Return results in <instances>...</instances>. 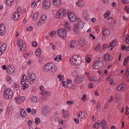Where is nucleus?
<instances>
[{
	"label": "nucleus",
	"mask_w": 129,
	"mask_h": 129,
	"mask_svg": "<svg viewBox=\"0 0 129 129\" xmlns=\"http://www.w3.org/2000/svg\"><path fill=\"white\" fill-rule=\"evenodd\" d=\"M84 81V76H78L75 78V83L77 84H81Z\"/></svg>",
	"instance_id": "nucleus-20"
},
{
	"label": "nucleus",
	"mask_w": 129,
	"mask_h": 129,
	"mask_svg": "<svg viewBox=\"0 0 129 129\" xmlns=\"http://www.w3.org/2000/svg\"><path fill=\"white\" fill-rule=\"evenodd\" d=\"M125 11H126V14H129V5H127L125 6L124 8Z\"/></svg>",
	"instance_id": "nucleus-53"
},
{
	"label": "nucleus",
	"mask_w": 129,
	"mask_h": 129,
	"mask_svg": "<svg viewBox=\"0 0 129 129\" xmlns=\"http://www.w3.org/2000/svg\"><path fill=\"white\" fill-rule=\"evenodd\" d=\"M22 85V90H25V89H26V88H28V85L25 84H21Z\"/></svg>",
	"instance_id": "nucleus-54"
},
{
	"label": "nucleus",
	"mask_w": 129,
	"mask_h": 129,
	"mask_svg": "<svg viewBox=\"0 0 129 129\" xmlns=\"http://www.w3.org/2000/svg\"><path fill=\"white\" fill-rule=\"evenodd\" d=\"M86 97H87V95H85V94L83 95V97L81 98V100L85 101V100H87Z\"/></svg>",
	"instance_id": "nucleus-56"
},
{
	"label": "nucleus",
	"mask_w": 129,
	"mask_h": 129,
	"mask_svg": "<svg viewBox=\"0 0 129 129\" xmlns=\"http://www.w3.org/2000/svg\"><path fill=\"white\" fill-rule=\"evenodd\" d=\"M63 25L64 28H66V29H67L68 31L70 30L71 26H70V24H69V22H64Z\"/></svg>",
	"instance_id": "nucleus-28"
},
{
	"label": "nucleus",
	"mask_w": 129,
	"mask_h": 129,
	"mask_svg": "<svg viewBox=\"0 0 129 129\" xmlns=\"http://www.w3.org/2000/svg\"><path fill=\"white\" fill-rule=\"evenodd\" d=\"M20 115L22 116V117L26 116V112H25V110L23 109L20 110Z\"/></svg>",
	"instance_id": "nucleus-38"
},
{
	"label": "nucleus",
	"mask_w": 129,
	"mask_h": 129,
	"mask_svg": "<svg viewBox=\"0 0 129 129\" xmlns=\"http://www.w3.org/2000/svg\"><path fill=\"white\" fill-rule=\"evenodd\" d=\"M70 116V114L68 113V111L66 110H62V117L65 118H68Z\"/></svg>",
	"instance_id": "nucleus-27"
},
{
	"label": "nucleus",
	"mask_w": 129,
	"mask_h": 129,
	"mask_svg": "<svg viewBox=\"0 0 129 129\" xmlns=\"http://www.w3.org/2000/svg\"><path fill=\"white\" fill-rule=\"evenodd\" d=\"M110 32L109 29L105 28H103L102 30V33H109Z\"/></svg>",
	"instance_id": "nucleus-46"
},
{
	"label": "nucleus",
	"mask_w": 129,
	"mask_h": 129,
	"mask_svg": "<svg viewBox=\"0 0 129 129\" xmlns=\"http://www.w3.org/2000/svg\"><path fill=\"white\" fill-rule=\"evenodd\" d=\"M39 122H40V119H39V118H36L34 119V123L37 124H39Z\"/></svg>",
	"instance_id": "nucleus-49"
},
{
	"label": "nucleus",
	"mask_w": 129,
	"mask_h": 129,
	"mask_svg": "<svg viewBox=\"0 0 129 129\" xmlns=\"http://www.w3.org/2000/svg\"><path fill=\"white\" fill-rule=\"evenodd\" d=\"M41 52H42V50L40 49V48H37L35 52L36 56L39 57V56H40Z\"/></svg>",
	"instance_id": "nucleus-37"
},
{
	"label": "nucleus",
	"mask_w": 129,
	"mask_h": 129,
	"mask_svg": "<svg viewBox=\"0 0 129 129\" xmlns=\"http://www.w3.org/2000/svg\"><path fill=\"white\" fill-rule=\"evenodd\" d=\"M128 38H129V34H127L126 36V40H125V41H126V44H128L129 43V40H128Z\"/></svg>",
	"instance_id": "nucleus-61"
},
{
	"label": "nucleus",
	"mask_w": 129,
	"mask_h": 129,
	"mask_svg": "<svg viewBox=\"0 0 129 129\" xmlns=\"http://www.w3.org/2000/svg\"><path fill=\"white\" fill-rule=\"evenodd\" d=\"M14 100L16 101V104H22V102H23V101H25V97L17 96V97H16V98H14Z\"/></svg>",
	"instance_id": "nucleus-19"
},
{
	"label": "nucleus",
	"mask_w": 129,
	"mask_h": 129,
	"mask_svg": "<svg viewBox=\"0 0 129 129\" xmlns=\"http://www.w3.org/2000/svg\"><path fill=\"white\" fill-rule=\"evenodd\" d=\"M6 31V27L3 24H0V33H4Z\"/></svg>",
	"instance_id": "nucleus-32"
},
{
	"label": "nucleus",
	"mask_w": 129,
	"mask_h": 129,
	"mask_svg": "<svg viewBox=\"0 0 129 129\" xmlns=\"http://www.w3.org/2000/svg\"><path fill=\"white\" fill-rule=\"evenodd\" d=\"M78 44H79V43L76 42V40H72V42H70V48L76 47Z\"/></svg>",
	"instance_id": "nucleus-25"
},
{
	"label": "nucleus",
	"mask_w": 129,
	"mask_h": 129,
	"mask_svg": "<svg viewBox=\"0 0 129 129\" xmlns=\"http://www.w3.org/2000/svg\"><path fill=\"white\" fill-rule=\"evenodd\" d=\"M99 125H101V126L103 127V129H108V126L107 125V122L105 120L103 121H98L95 124H93L94 129H98L99 127Z\"/></svg>",
	"instance_id": "nucleus-5"
},
{
	"label": "nucleus",
	"mask_w": 129,
	"mask_h": 129,
	"mask_svg": "<svg viewBox=\"0 0 129 129\" xmlns=\"http://www.w3.org/2000/svg\"><path fill=\"white\" fill-rule=\"evenodd\" d=\"M37 7V1H34L32 3H31V8L33 9L36 8Z\"/></svg>",
	"instance_id": "nucleus-40"
},
{
	"label": "nucleus",
	"mask_w": 129,
	"mask_h": 129,
	"mask_svg": "<svg viewBox=\"0 0 129 129\" xmlns=\"http://www.w3.org/2000/svg\"><path fill=\"white\" fill-rule=\"evenodd\" d=\"M11 112V106H8V108H7V114L9 115Z\"/></svg>",
	"instance_id": "nucleus-57"
},
{
	"label": "nucleus",
	"mask_w": 129,
	"mask_h": 129,
	"mask_svg": "<svg viewBox=\"0 0 129 129\" xmlns=\"http://www.w3.org/2000/svg\"><path fill=\"white\" fill-rule=\"evenodd\" d=\"M74 104V103L73 101H72V100L67 101V105L71 106V105H73Z\"/></svg>",
	"instance_id": "nucleus-48"
},
{
	"label": "nucleus",
	"mask_w": 129,
	"mask_h": 129,
	"mask_svg": "<svg viewBox=\"0 0 129 129\" xmlns=\"http://www.w3.org/2000/svg\"><path fill=\"white\" fill-rule=\"evenodd\" d=\"M30 100H31V102L36 103H37V97L35 96H31V98H30Z\"/></svg>",
	"instance_id": "nucleus-33"
},
{
	"label": "nucleus",
	"mask_w": 129,
	"mask_h": 129,
	"mask_svg": "<svg viewBox=\"0 0 129 129\" xmlns=\"http://www.w3.org/2000/svg\"><path fill=\"white\" fill-rule=\"evenodd\" d=\"M6 50V44H3L0 46V51H5Z\"/></svg>",
	"instance_id": "nucleus-41"
},
{
	"label": "nucleus",
	"mask_w": 129,
	"mask_h": 129,
	"mask_svg": "<svg viewBox=\"0 0 129 129\" xmlns=\"http://www.w3.org/2000/svg\"><path fill=\"white\" fill-rule=\"evenodd\" d=\"M57 36L60 38H65L67 36V33H57Z\"/></svg>",
	"instance_id": "nucleus-35"
},
{
	"label": "nucleus",
	"mask_w": 129,
	"mask_h": 129,
	"mask_svg": "<svg viewBox=\"0 0 129 129\" xmlns=\"http://www.w3.org/2000/svg\"><path fill=\"white\" fill-rule=\"evenodd\" d=\"M23 57L25 58V59H28L31 57V53H27L25 54H23Z\"/></svg>",
	"instance_id": "nucleus-39"
},
{
	"label": "nucleus",
	"mask_w": 129,
	"mask_h": 129,
	"mask_svg": "<svg viewBox=\"0 0 129 129\" xmlns=\"http://www.w3.org/2000/svg\"><path fill=\"white\" fill-rule=\"evenodd\" d=\"M68 85H71V84H68L67 83H65V81H62V87L63 88H68Z\"/></svg>",
	"instance_id": "nucleus-45"
},
{
	"label": "nucleus",
	"mask_w": 129,
	"mask_h": 129,
	"mask_svg": "<svg viewBox=\"0 0 129 129\" xmlns=\"http://www.w3.org/2000/svg\"><path fill=\"white\" fill-rule=\"evenodd\" d=\"M22 11V9L21 7H18L13 14V19L15 21H18V20L20 18V13Z\"/></svg>",
	"instance_id": "nucleus-12"
},
{
	"label": "nucleus",
	"mask_w": 129,
	"mask_h": 129,
	"mask_svg": "<svg viewBox=\"0 0 129 129\" xmlns=\"http://www.w3.org/2000/svg\"><path fill=\"white\" fill-rule=\"evenodd\" d=\"M39 11H32L31 15V19L32 21H36L38 18V15H39Z\"/></svg>",
	"instance_id": "nucleus-17"
},
{
	"label": "nucleus",
	"mask_w": 129,
	"mask_h": 129,
	"mask_svg": "<svg viewBox=\"0 0 129 129\" xmlns=\"http://www.w3.org/2000/svg\"><path fill=\"white\" fill-rule=\"evenodd\" d=\"M40 94L42 95V96L40 97V99H42V101L46 100V97L50 95V93L46 90H43L42 92L40 93Z\"/></svg>",
	"instance_id": "nucleus-14"
},
{
	"label": "nucleus",
	"mask_w": 129,
	"mask_h": 129,
	"mask_svg": "<svg viewBox=\"0 0 129 129\" xmlns=\"http://www.w3.org/2000/svg\"><path fill=\"white\" fill-rule=\"evenodd\" d=\"M104 66V63L102 62V58H98V61H95L93 63V69L98 70L101 69V68Z\"/></svg>",
	"instance_id": "nucleus-7"
},
{
	"label": "nucleus",
	"mask_w": 129,
	"mask_h": 129,
	"mask_svg": "<svg viewBox=\"0 0 129 129\" xmlns=\"http://www.w3.org/2000/svg\"><path fill=\"white\" fill-rule=\"evenodd\" d=\"M102 79H104V78H98V77H96V76L89 77V81L92 82H95V83H96V84L101 83V80H102Z\"/></svg>",
	"instance_id": "nucleus-15"
},
{
	"label": "nucleus",
	"mask_w": 129,
	"mask_h": 129,
	"mask_svg": "<svg viewBox=\"0 0 129 129\" xmlns=\"http://www.w3.org/2000/svg\"><path fill=\"white\" fill-rule=\"evenodd\" d=\"M78 43H79V46L81 47H84L85 45V42H84V38H79V40H78V42H76Z\"/></svg>",
	"instance_id": "nucleus-26"
},
{
	"label": "nucleus",
	"mask_w": 129,
	"mask_h": 129,
	"mask_svg": "<svg viewBox=\"0 0 129 129\" xmlns=\"http://www.w3.org/2000/svg\"><path fill=\"white\" fill-rule=\"evenodd\" d=\"M66 33V31H65V29L64 28H60L58 30L57 33Z\"/></svg>",
	"instance_id": "nucleus-52"
},
{
	"label": "nucleus",
	"mask_w": 129,
	"mask_h": 129,
	"mask_svg": "<svg viewBox=\"0 0 129 129\" xmlns=\"http://www.w3.org/2000/svg\"><path fill=\"white\" fill-rule=\"evenodd\" d=\"M76 5L79 8H84L85 7V1L84 0H78Z\"/></svg>",
	"instance_id": "nucleus-21"
},
{
	"label": "nucleus",
	"mask_w": 129,
	"mask_h": 129,
	"mask_svg": "<svg viewBox=\"0 0 129 129\" xmlns=\"http://www.w3.org/2000/svg\"><path fill=\"white\" fill-rule=\"evenodd\" d=\"M78 118L83 119L85 118V117H87V113L85 112L84 111H81L79 112V113H78L77 115Z\"/></svg>",
	"instance_id": "nucleus-22"
},
{
	"label": "nucleus",
	"mask_w": 129,
	"mask_h": 129,
	"mask_svg": "<svg viewBox=\"0 0 129 129\" xmlns=\"http://www.w3.org/2000/svg\"><path fill=\"white\" fill-rule=\"evenodd\" d=\"M7 83H8V84L13 83V80L11 79V77H7Z\"/></svg>",
	"instance_id": "nucleus-44"
},
{
	"label": "nucleus",
	"mask_w": 129,
	"mask_h": 129,
	"mask_svg": "<svg viewBox=\"0 0 129 129\" xmlns=\"http://www.w3.org/2000/svg\"><path fill=\"white\" fill-rule=\"evenodd\" d=\"M14 89L16 91L19 90V85H17V83H14Z\"/></svg>",
	"instance_id": "nucleus-55"
},
{
	"label": "nucleus",
	"mask_w": 129,
	"mask_h": 129,
	"mask_svg": "<svg viewBox=\"0 0 129 129\" xmlns=\"http://www.w3.org/2000/svg\"><path fill=\"white\" fill-rule=\"evenodd\" d=\"M5 70H7V73L12 75L14 73V67L13 66H8V69Z\"/></svg>",
	"instance_id": "nucleus-24"
},
{
	"label": "nucleus",
	"mask_w": 129,
	"mask_h": 129,
	"mask_svg": "<svg viewBox=\"0 0 129 129\" xmlns=\"http://www.w3.org/2000/svg\"><path fill=\"white\" fill-rule=\"evenodd\" d=\"M124 113L126 114V115L128 114V107L126 106V109H125V111H124Z\"/></svg>",
	"instance_id": "nucleus-59"
},
{
	"label": "nucleus",
	"mask_w": 129,
	"mask_h": 129,
	"mask_svg": "<svg viewBox=\"0 0 129 129\" xmlns=\"http://www.w3.org/2000/svg\"><path fill=\"white\" fill-rule=\"evenodd\" d=\"M91 61V58L90 57H87L86 58V62H87V63H90V62Z\"/></svg>",
	"instance_id": "nucleus-64"
},
{
	"label": "nucleus",
	"mask_w": 129,
	"mask_h": 129,
	"mask_svg": "<svg viewBox=\"0 0 129 129\" xmlns=\"http://www.w3.org/2000/svg\"><path fill=\"white\" fill-rule=\"evenodd\" d=\"M49 111H50V109H49V107L44 106L42 108V113H43V115H45V117H48V115H49Z\"/></svg>",
	"instance_id": "nucleus-18"
},
{
	"label": "nucleus",
	"mask_w": 129,
	"mask_h": 129,
	"mask_svg": "<svg viewBox=\"0 0 129 129\" xmlns=\"http://www.w3.org/2000/svg\"><path fill=\"white\" fill-rule=\"evenodd\" d=\"M88 14V13L87 12V11L84 10L83 12V16L85 18L87 17V15Z\"/></svg>",
	"instance_id": "nucleus-50"
},
{
	"label": "nucleus",
	"mask_w": 129,
	"mask_h": 129,
	"mask_svg": "<svg viewBox=\"0 0 129 129\" xmlns=\"http://www.w3.org/2000/svg\"><path fill=\"white\" fill-rule=\"evenodd\" d=\"M66 14H67L66 10L64 9H61L57 13L55 16V19H61V18H63Z\"/></svg>",
	"instance_id": "nucleus-8"
},
{
	"label": "nucleus",
	"mask_w": 129,
	"mask_h": 129,
	"mask_svg": "<svg viewBox=\"0 0 129 129\" xmlns=\"http://www.w3.org/2000/svg\"><path fill=\"white\" fill-rule=\"evenodd\" d=\"M68 18L70 22H72L74 23L77 20V17H76V15H75V13L73 12H69L68 13Z\"/></svg>",
	"instance_id": "nucleus-10"
},
{
	"label": "nucleus",
	"mask_w": 129,
	"mask_h": 129,
	"mask_svg": "<svg viewBox=\"0 0 129 129\" xmlns=\"http://www.w3.org/2000/svg\"><path fill=\"white\" fill-rule=\"evenodd\" d=\"M53 4L55 7H59L61 4L60 0H53Z\"/></svg>",
	"instance_id": "nucleus-29"
},
{
	"label": "nucleus",
	"mask_w": 129,
	"mask_h": 129,
	"mask_svg": "<svg viewBox=\"0 0 129 129\" xmlns=\"http://www.w3.org/2000/svg\"><path fill=\"white\" fill-rule=\"evenodd\" d=\"M104 60L106 61H110L111 60V56L107 54H106L104 55Z\"/></svg>",
	"instance_id": "nucleus-30"
},
{
	"label": "nucleus",
	"mask_w": 129,
	"mask_h": 129,
	"mask_svg": "<svg viewBox=\"0 0 129 129\" xmlns=\"http://www.w3.org/2000/svg\"><path fill=\"white\" fill-rule=\"evenodd\" d=\"M70 64L75 68L81 64V56L79 55H75L70 57Z\"/></svg>",
	"instance_id": "nucleus-3"
},
{
	"label": "nucleus",
	"mask_w": 129,
	"mask_h": 129,
	"mask_svg": "<svg viewBox=\"0 0 129 129\" xmlns=\"http://www.w3.org/2000/svg\"><path fill=\"white\" fill-rule=\"evenodd\" d=\"M109 16H110V12L109 11H107L106 13L103 15L104 19H106V18L109 17Z\"/></svg>",
	"instance_id": "nucleus-42"
},
{
	"label": "nucleus",
	"mask_w": 129,
	"mask_h": 129,
	"mask_svg": "<svg viewBox=\"0 0 129 129\" xmlns=\"http://www.w3.org/2000/svg\"><path fill=\"white\" fill-rule=\"evenodd\" d=\"M124 90H125V85L124 84H120L116 86V91H124Z\"/></svg>",
	"instance_id": "nucleus-23"
},
{
	"label": "nucleus",
	"mask_w": 129,
	"mask_h": 129,
	"mask_svg": "<svg viewBox=\"0 0 129 129\" xmlns=\"http://www.w3.org/2000/svg\"><path fill=\"white\" fill-rule=\"evenodd\" d=\"M11 98H13V90L5 89V91H3V98L5 100H9L11 99Z\"/></svg>",
	"instance_id": "nucleus-6"
},
{
	"label": "nucleus",
	"mask_w": 129,
	"mask_h": 129,
	"mask_svg": "<svg viewBox=\"0 0 129 129\" xmlns=\"http://www.w3.org/2000/svg\"><path fill=\"white\" fill-rule=\"evenodd\" d=\"M64 123H65V120H59V124L63 125Z\"/></svg>",
	"instance_id": "nucleus-63"
},
{
	"label": "nucleus",
	"mask_w": 129,
	"mask_h": 129,
	"mask_svg": "<svg viewBox=\"0 0 129 129\" xmlns=\"http://www.w3.org/2000/svg\"><path fill=\"white\" fill-rule=\"evenodd\" d=\"M57 79H59V81L62 82L63 81V77L62 75H57Z\"/></svg>",
	"instance_id": "nucleus-47"
},
{
	"label": "nucleus",
	"mask_w": 129,
	"mask_h": 129,
	"mask_svg": "<svg viewBox=\"0 0 129 129\" xmlns=\"http://www.w3.org/2000/svg\"><path fill=\"white\" fill-rule=\"evenodd\" d=\"M43 71L45 72H50L51 73H56V65L53 63H48L43 66Z\"/></svg>",
	"instance_id": "nucleus-2"
},
{
	"label": "nucleus",
	"mask_w": 129,
	"mask_h": 129,
	"mask_svg": "<svg viewBox=\"0 0 129 129\" xmlns=\"http://www.w3.org/2000/svg\"><path fill=\"white\" fill-rule=\"evenodd\" d=\"M50 46H51V49H53V50H55L56 49V46L54 45L53 43H50Z\"/></svg>",
	"instance_id": "nucleus-58"
},
{
	"label": "nucleus",
	"mask_w": 129,
	"mask_h": 129,
	"mask_svg": "<svg viewBox=\"0 0 129 129\" xmlns=\"http://www.w3.org/2000/svg\"><path fill=\"white\" fill-rule=\"evenodd\" d=\"M62 55H60V54H58L57 55H56V57H54V61L59 62L62 60Z\"/></svg>",
	"instance_id": "nucleus-31"
},
{
	"label": "nucleus",
	"mask_w": 129,
	"mask_h": 129,
	"mask_svg": "<svg viewBox=\"0 0 129 129\" xmlns=\"http://www.w3.org/2000/svg\"><path fill=\"white\" fill-rule=\"evenodd\" d=\"M28 80V83L31 85L34 84V81H36V75L34 74L28 73V76L22 75V76L20 77V83L24 84L26 83V81Z\"/></svg>",
	"instance_id": "nucleus-1"
},
{
	"label": "nucleus",
	"mask_w": 129,
	"mask_h": 129,
	"mask_svg": "<svg viewBox=\"0 0 129 129\" xmlns=\"http://www.w3.org/2000/svg\"><path fill=\"white\" fill-rule=\"evenodd\" d=\"M31 45H32L33 47H36L37 46V42L36 41L33 42V43H31Z\"/></svg>",
	"instance_id": "nucleus-62"
},
{
	"label": "nucleus",
	"mask_w": 129,
	"mask_h": 129,
	"mask_svg": "<svg viewBox=\"0 0 129 129\" xmlns=\"http://www.w3.org/2000/svg\"><path fill=\"white\" fill-rule=\"evenodd\" d=\"M6 3L9 7L13 6V3H14V0H6Z\"/></svg>",
	"instance_id": "nucleus-36"
},
{
	"label": "nucleus",
	"mask_w": 129,
	"mask_h": 129,
	"mask_svg": "<svg viewBox=\"0 0 129 129\" xmlns=\"http://www.w3.org/2000/svg\"><path fill=\"white\" fill-rule=\"evenodd\" d=\"M114 45H116V40H113L112 43H110V45L107 46V44H104L103 45V50L105 49V48H109V50H113V47Z\"/></svg>",
	"instance_id": "nucleus-11"
},
{
	"label": "nucleus",
	"mask_w": 129,
	"mask_h": 129,
	"mask_svg": "<svg viewBox=\"0 0 129 129\" xmlns=\"http://www.w3.org/2000/svg\"><path fill=\"white\" fill-rule=\"evenodd\" d=\"M112 102H113V96H110L108 99V102L111 103Z\"/></svg>",
	"instance_id": "nucleus-51"
},
{
	"label": "nucleus",
	"mask_w": 129,
	"mask_h": 129,
	"mask_svg": "<svg viewBox=\"0 0 129 129\" xmlns=\"http://www.w3.org/2000/svg\"><path fill=\"white\" fill-rule=\"evenodd\" d=\"M77 21L78 23L74 25V32H78L79 30L83 29L84 25H85V23L81 21V18H77Z\"/></svg>",
	"instance_id": "nucleus-4"
},
{
	"label": "nucleus",
	"mask_w": 129,
	"mask_h": 129,
	"mask_svg": "<svg viewBox=\"0 0 129 129\" xmlns=\"http://www.w3.org/2000/svg\"><path fill=\"white\" fill-rule=\"evenodd\" d=\"M17 46L19 47L20 51L22 52L25 51V48H26V45L25 44V42L23 40H17Z\"/></svg>",
	"instance_id": "nucleus-9"
},
{
	"label": "nucleus",
	"mask_w": 129,
	"mask_h": 129,
	"mask_svg": "<svg viewBox=\"0 0 129 129\" xmlns=\"http://www.w3.org/2000/svg\"><path fill=\"white\" fill-rule=\"evenodd\" d=\"M47 20V16L46 15H43L41 17L38 22H37V25L42 26Z\"/></svg>",
	"instance_id": "nucleus-16"
},
{
	"label": "nucleus",
	"mask_w": 129,
	"mask_h": 129,
	"mask_svg": "<svg viewBox=\"0 0 129 129\" xmlns=\"http://www.w3.org/2000/svg\"><path fill=\"white\" fill-rule=\"evenodd\" d=\"M128 60H129V56L124 58V60H123V66H127V63H128Z\"/></svg>",
	"instance_id": "nucleus-34"
},
{
	"label": "nucleus",
	"mask_w": 129,
	"mask_h": 129,
	"mask_svg": "<svg viewBox=\"0 0 129 129\" xmlns=\"http://www.w3.org/2000/svg\"><path fill=\"white\" fill-rule=\"evenodd\" d=\"M51 7V2L49 0H45L42 3V8L43 10H48Z\"/></svg>",
	"instance_id": "nucleus-13"
},
{
	"label": "nucleus",
	"mask_w": 129,
	"mask_h": 129,
	"mask_svg": "<svg viewBox=\"0 0 129 129\" xmlns=\"http://www.w3.org/2000/svg\"><path fill=\"white\" fill-rule=\"evenodd\" d=\"M99 49H101V44L98 43L96 46H95V51H98Z\"/></svg>",
	"instance_id": "nucleus-43"
},
{
	"label": "nucleus",
	"mask_w": 129,
	"mask_h": 129,
	"mask_svg": "<svg viewBox=\"0 0 129 129\" xmlns=\"http://www.w3.org/2000/svg\"><path fill=\"white\" fill-rule=\"evenodd\" d=\"M122 4H123V5L129 4V0H122Z\"/></svg>",
	"instance_id": "nucleus-60"
}]
</instances>
